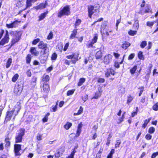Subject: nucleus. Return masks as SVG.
<instances>
[{
	"label": "nucleus",
	"mask_w": 158,
	"mask_h": 158,
	"mask_svg": "<svg viewBox=\"0 0 158 158\" xmlns=\"http://www.w3.org/2000/svg\"><path fill=\"white\" fill-rule=\"evenodd\" d=\"M21 109V103L19 102H17V104L14 106V108L10 111H8L6 113L5 120L6 121H10L13 115H14L13 119L14 120L16 116L18 115Z\"/></svg>",
	"instance_id": "nucleus-1"
},
{
	"label": "nucleus",
	"mask_w": 158,
	"mask_h": 158,
	"mask_svg": "<svg viewBox=\"0 0 158 158\" xmlns=\"http://www.w3.org/2000/svg\"><path fill=\"white\" fill-rule=\"evenodd\" d=\"M10 34L13 36L11 40V45L10 48L12 46L19 41L21 39L22 32L20 31H10Z\"/></svg>",
	"instance_id": "nucleus-2"
},
{
	"label": "nucleus",
	"mask_w": 158,
	"mask_h": 158,
	"mask_svg": "<svg viewBox=\"0 0 158 158\" xmlns=\"http://www.w3.org/2000/svg\"><path fill=\"white\" fill-rule=\"evenodd\" d=\"M71 13L70 6L67 5L61 8L57 14L58 18H60L64 16H68Z\"/></svg>",
	"instance_id": "nucleus-3"
},
{
	"label": "nucleus",
	"mask_w": 158,
	"mask_h": 158,
	"mask_svg": "<svg viewBox=\"0 0 158 158\" xmlns=\"http://www.w3.org/2000/svg\"><path fill=\"white\" fill-rule=\"evenodd\" d=\"M19 132L17 133L15 136V143L22 142L23 137L25 135V130L24 128H21L19 129Z\"/></svg>",
	"instance_id": "nucleus-4"
},
{
	"label": "nucleus",
	"mask_w": 158,
	"mask_h": 158,
	"mask_svg": "<svg viewBox=\"0 0 158 158\" xmlns=\"http://www.w3.org/2000/svg\"><path fill=\"white\" fill-rule=\"evenodd\" d=\"M98 35L97 34H94L93 39L89 40L87 42L86 46L87 48H95V47L94 46V44L97 43L98 39Z\"/></svg>",
	"instance_id": "nucleus-5"
},
{
	"label": "nucleus",
	"mask_w": 158,
	"mask_h": 158,
	"mask_svg": "<svg viewBox=\"0 0 158 158\" xmlns=\"http://www.w3.org/2000/svg\"><path fill=\"white\" fill-rule=\"evenodd\" d=\"M17 85L15 86L14 92L17 95H19L21 93L23 87V83L22 81L18 82Z\"/></svg>",
	"instance_id": "nucleus-6"
},
{
	"label": "nucleus",
	"mask_w": 158,
	"mask_h": 158,
	"mask_svg": "<svg viewBox=\"0 0 158 158\" xmlns=\"http://www.w3.org/2000/svg\"><path fill=\"white\" fill-rule=\"evenodd\" d=\"M99 8L98 7L95 6H94L92 5L88 6L87 8L88 17L91 19L94 12L97 11H99Z\"/></svg>",
	"instance_id": "nucleus-7"
},
{
	"label": "nucleus",
	"mask_w": 158,
	"mask_h": 158,
	"mask_svg": "<svg viewBox=\"0 0 158 158\" xmlns=\"http://www.w3.org/2000/svg\"><path fill=\"white\" fill-rule=\"evenodd\" d=\"M22 145L18 143H15L14 145V152L15 156H20L22 153L20 151L22 150Z\"/></svg>",
	"instance_id": "nucleus-8"
},
{
	"label": "nucleus",
	"mask_w": 158,
	"mask_h": 158,
	"mask_svg": "<svg viewBox=\"0 0 158 158\" xmlns=\"http://www.w3.org/2000/svg\"><path fill=\"white\" fill-rule=\"evenodd\" d=\"M10 39L8 31L7 30H6L4 36L0 41V46H3L5 44L8 43Z\"/></svg>",
	"instance_id": "nucleus-9"
},
{
	"label": "nucleus",
	"mask_w": 158,
	"mask_h": 158,
	"mask_svg": "<svg viewBox=\"0 0 158 158\" xmlns=\"http://www.w3.org/2000/svg\"><path fill=\"white\" fill-rule=\"evenodd\" d=\"M78 57L79 54H77L76 55L75 53H73L71 55H68L66 56V58L68 59L72 60L73 59L71 60L70 61L72 63L74 64L78 60Z\"/></svg>",
	"instance_id": "nucleus-10"
},
{
	"label": "nucleus",
	"mask_w": 158,
	"mask_h": 158,
	"mask_svg": "<svg viewBox=\"0 0 158 158\" xmlns=\"http://www.w3.org/2000/svg\"><path fill=\"white\" fill-rule=\"evenodd\" d=\"M21 22L20 20H15L10 23H6V27L8 29L16 28L18 27V23Z\"/></svg>",
	"instance_id": "nucleus-11"
},
{
	"label": "nucleus",
	"mask_w": 158,
	"mask_h": 158,
	"mask_svg": "<svg viewBox=\"0 0 158 158\" xmlns=\"http://www.w3.org/2000/svg\"><path fill=\"white\" fill-rule=\"evenodd\" d=\"M116 72L111 68H107L105 71V76L106 77L108 78L110 76V74L112 76H114Z\"/></svg>",
	"instance_id": "nucleus-12"
},
{
	"label": "nucleus",
	"mask_w": 158,
	"mask_h": 158,
	"mask_svg": "<svg viewBox=\"0 0 158 158\" xmlns=\"http://www.w3.org/2000/svg\"><path fill=\"white\" fill-rule=\"evenodd\" d=\"M140 12L142 15L145 13H152V10L149 5H147L144 9H142L140 10Z\"/></svg>",
	"instance_id": "nucleus-13"
},
{
	"label": "nucleus",
	"mask_w": 158,
	"mask_h": 158,
	"mask_svg": "<svg viewBox=\"0 0 158 158\" xmlns=\"http://www.w3.org/2000/svg\"><path fill=\"white\" fill-rule=\"evenodd\" d=\"M112 56L110 54H108L104 57L103 62L106 64H109L112 61Z\"/></svg>",
	"instance_id": "nucleus-14"
},
{
	"label": "nucleus",
	"mask_w": 158,
	"mask_h": 158,
	"mask_svg": "<svg viewBox=\"0 0 158 158\" xmlns=\"http://www.w3.org/2000/svg\"><path fill=\"white\" fill-rule=\"evenodd\" d=\"M42 87L44 93L46 94H48L49 93L50 90V88L48 83H43Z\"/></svg>",
	"instance_id": "nucleus-15"
},
{
	"label": "nucleus",
	"mask_w": 158,
	"mask_h": 158,
	"mask_svg": "<svg viewBox=\"0 0 158 158\" xmlns=\"http://www.w3.org/2000/svg\"><path fill=\"white\" fill-rule=\"evenodd\" d=\"M10 139L11 138H9L8 136L5 138L4 139L5 143V147L7 149L10 148L11 145Z\"/></svg>",
	"instance_id": "nucleus-16"
},
{
	"label": "nucleus",
	"mask_w": 158,
	"mask_h": 158,
	"mask_svg": "<svg viewBox=\"0 0 158 158\" xmlns=\"http://www.w3.org/2000/svg\"><path fill=\"white\" fill-rule=\"evenodd\" d=\"M41 81L43 83H48L50 80V77L49 75L44 74L41 78Z\"/></svg>",
	"instance_id": "nucleus-17"
},
{
	"label": "nucleus",
	"mask_w": 158,
	"mask_h": 158,
	"mask_svg": "<svg viewBox=\"0 0 158 158\" xmlns=\"http://www.w3.org/2000/svg\"><path fill=\"white\" fill-rule=\"evenodd\" d=\"M30 52L31 55L35 56H38L39 53V52L36 50V48L34 47H31L30 48Z\"/></svg>",
	"instance_id": "nucleus-18"
},
{
	"label": "nucleus",
	"mask_w": 158,
	"mask_h": 158,
	"mask_svg": "<svg viewBox=\"0 0 158 158\" xmlns=\"http://www.w3.org/2000/svg\"><path fill=\"white\" fill-rule=\"evenodd\" d=\"M38 47L40 49H48V47H47V44L44 43L43 41H41L40 42L38 45Z\"/></svg>",
	"instance_id": "nucleus-19"
},
{
	"label": "nucleus",
	"mask_w": 158,
	"mask_h": 158,
	"mask_svg": "<svg viewBox=\"0 0 158 158\" xmlns=\"http://www.w3.org/2000/svg\"><path fill=\"white\" fill-rule=\"evenodd\" d=\"M48 57L47 56L41 54L39 57V60L41 64H44L46 62Z\"/></svg>",
	"instance_id": "nucleus-20"
},
{
	"label": "nucleus",
	"mask_w": 158,
	"mask_h": 158,
	"mask_svg": "<svg viewBox=\"0 0 158 158\" xmlns=\"http://www.w3.org/2000/svg\"><path fill=\"white\" fill-rule=\"evenodd\" d=\"M48 5V3L47 1H46L44 3H40L39 5L36 6V8L38 9H42L44 8H45L46 6Z\"/></svg>",
	"instance_id": "nucleus-21"
},
{
	"label": "nucleus",
	"mask_w": 158,
	"mask_h": 158,
	"mask_svg": "<svg viewBox=\"0 0 158 158\" xmlns=\"http://www.w3.org/2000/svg\"><path fill=\"white\" fill-rule=\"evenodd\" d=\"M78 29L77 28H75L72 31V33L69 36V39H73L76 37V36L77 34V31Z\"/></svg>",
	"instance_id": "nucleus-22"
},
{
	"label": "nucleus",
	"mask_w": 158,
	"mask_h": 158,
	"mask_svg": "<svg viewBox=\"0 0 158 158\" xmlns=\"http://www.w3.org/2000/svg\"><path fill=\"white\" fill-rule=\"evenodd\" d=\"M131 45V44L128 42L125 41L121 45V48L124 50H126Z\"/></svg>",
	"instance_id": "nucleus-23"
},
{
	"label": "nucleus",
	"mask_w": 158,
	"mask_h": 158,
	"mask_svg": "<svg viewBox=\"0 0 158 158\" xmlns=\"http://www.w3.org/2000/svg\"><path fill=\"white\" fill-rule=\"evenodd\" d=\"M95 58L97 60H99L102 58V53L100 50L96 52L95 54Z\"/></svg>",
	"instance_id": "nucleus-24"
},
{
	"label": "nucleus",
	"mask_w": 158,
	"mask_h": 158,
	"mask_svg": "<svg viewBox=\"0 0 158 158\" xmlns=\"http://www.w3.org/2000/svg\"><path fill=\"white\" fill-rule=\"evenodd\" d=\"M48 13V10L44 12L41 13L39 16L38 20L39 21L43 20L47 16Z\"/></svg>",
	"instance_id": "nucleus-25"
},
{
	"label": "nucleus",
	"mask_w": 158,
	"mask_h": 158,
	"mask_svg": "<svg viewBox=\"0 0 158 158\" xmlns=\"http://www.w3.org/2000/svg\"><path fill=\"white\" fill-rule=\"evenodd\" d=\"M38 0H26V8H28V7H31L32 6V2H35Z\"/></svg>",
	"instance_id": "nucleus-26"
},
{
	"label": "nucleus",
	"mask_w": 158,
	"mask_h": 158,
	"mask_svg": "<svg viewBox=\"0 0 158 158\" xmlns=\"http://www.w3.org/2000/svg\"><path fill=\"white\" fill-rule=\"evenodd\" d=\"M59 101L57 100L56 102V104L55 106H52L51 108L50 111L52 112H55L57 110V105Z\"/></svg>",
	"instance_id": "nucleus-27"
},
{
	"label": "nucleus",
	"mask_w": 158,
	"mask_h": 158,
	"mask_svg": "<svg viewBox=\"0 0 158 158\" xmlns=\"http://www.w3.org/2000/svg\"><path fill=\"white\" fill-rule=\"evenodd\" d=\"M59 149L61 150V153L60 152V151H58L56 153H55L54 156L56 158H59L64 152V150H62V148H60Z\"/></svg>",
	"instance_id": "nucleus-28"
},
{
	"label": "nucleus",
	"mask_w": 158,
	"mask_h": 158,
	"mask_svg": "<svg viewBox=\"0 0 158 158\" xmlns=\"http://www.w3.org/2000/svg\"><path fill=\"white\" fill-rule=\"evenodd\" d=\"M72 123L69 122H67L64 125V127L66 130H69L72 126Z\"/></svg>",
	"instance_id": "nucleus-29"
},
{
	"label": "nucleus",
	"mask_w": 158,
	"mask_h": 158,
	"mask_svg": "<svg viewBox=\"0 0 158 158\" xmlns=\"http://www.w3.org/2000/svg\"><path fill=\"white\" fill-rule=\"evenodd\" d=\"M81 20L79 18H77L74 24V28H77V27L79 26L81 23Z\"/></svg>",
	"instance_id": "nucleus-30"
},
{
	"label": "nucleus",
	"mask_w": 158,
	"mask_h": 158,
	"mask_svg": "<svg viewBox=\"0 0 158 158\" xmlns=\"http://www.w3.org/2000/svg\"><path fill=\"white\" fill-rule=\"evenodd\" d=\"M138 57L140 60H144V57L143 54V52L141 51H139L137 55Z\"/></svg>",
	"instance_id": "nucleus-31"
},
{
	"label": "nucleus",
	"mask_w": 158,
	"mask_h": 158,
	"mask_svg": "<svg viewBox=\"0 0 158 158\" xmlns=\"http://www.w3.org/2000/svg\"><path fill=\"white\" fill-rule=\"evenodd\" d=\"M134 23L133 25V27L136 30H138L139 28V21L136 19L134 20Z\"/></svg>",
	"instance_id": "nucleus-32"
},
{
	"label": "nucleus",
	"mask_w": 158,
	"mask_h": 158,
	"mask_svg": "<svg viewBox=\"0 0 158 158\" xmlns=\"http://www.w3.org/2000/svg\"><path fill=\"white\" fill-rule=\"evenodd\" d=\"M151 119V118H149L148 119H146L144 120V123L142 124V127L143 128H145L148 123L150 121Z\"/></svg>",
	"instance_id": "nucleus-33"
},
{
	"label": "nucleus",
	"mask_w": 158,
	"mask_h": 158,
	"mask_svg": "<svg viewBox=\"0 0 158 158\" xmlns=\"http://www.w3.org/2000/svg\"><path fill=\"white\" fill-rule=\"evenodd\" d=\"M26 63L27 64H30L31 59V54H28L27 55L26 57Z\"/></svg>",
	"instance_id": "nucleus-34"
},
{
	"label": "nucleus",
	"mask_w": 158,
	"mask_h": 158,
	"mask_svg": "<svg viewBox=\"0 0 158 158\" xmlns=\"http://www.w3.org/2000/svg\"><path fill=\"white\" fill-rule=\"evenodd\" d=\"M134 97L132 96L131 94L128 95L127 97V103L129 104H130L133 100Z\"/></svg>",
	"instance_id": "nucleus-35"
},
{
	"label": "nucleus",
	"mask_w": 158,
	"mask_h": 158,
	"mask_svg": "<svg viewBox=\"0 0 158 158\" xmlns=\"http://www.w3.org/2000/svg\"><path fill=\"white\" fill-rule=\"evenodd\" d=\"M83 109L81 106H80L79 108V110H78L77 112L76 113H75L73 114V115H78L83 113Z\"/></svg>",
	"instance_id": "nucleus-36"
},
{
	"label": "nucleus",
	"mask_w": 158,
	"mask_h": 158,
	"mask_svg": "<svg viewBox=\"0 0 158 158\" xmlns=\"http://www.w3.org/2000/svg\"><path fill=\"white\" fill-rule=\"evenodd\" d=\"M137 69V66L136 65H135L132 68H131L130 70V73L131 74H134Z\"/></svg>",
	"instance_id": "nucleus-37"
},
{
	"label": "nucleus",
	"mask_w": 158,
	"mask_h": 158,
	"mask_svg": "<svg viewBox=\"0 0 158 158\" xmlns=\"http://www.w3.org/2000/svg\"><path fill=\"white\" fill-rule=\"evenodd\" d=\"M128 33L129 35L133 36L137 34V31L136 30H130L128 31Z\"/></svg>",
	"instance_id": "nucleus-38"
},
{
	"label": "nucleus",
	"mask_w": 158,
	"mask_h": 158,
	"mask_svg": "<svg viewBox=\"0 0 158 158\" xmlns=\"http://www.w3.org/2000/svg\"><path fill=\"white\" fill-rule=\"evenodd\" d=\"M85 81V79L84 78H80L77 83V86H80L82 85L83 83Z\"/></svg>",
	"instance_id": "nucleus-39"
},
{
	"label": "nucleus",
	"mask_w": 158,
	"mask_h": 158,
	"mask_svg": "<svg viewBox=\"0 0 158 158\" xmlns=\"http://www.w3.org/2000/svg\"><path fill=\"white\" fill-rule=\"evenodd\" d=\"M12 63V59L11 58H9L8 59L6 64V68H9L11 64Z\"/></svg>",
	"instance_id": "nucleus-40"
},
{
	"label": "nucleus",
	"mask_w": 158,
	"mask_h": 158,
	"mask_svg": "<svg viewBox=\"0 0 158 158\" xmlns=\"http://www.w3.org/2000/svg\"><path fill=\"white\" fill-rule=\"evenodd\" d=\"M57 57V55L56 52H54L52 54L51 59L52 61H55Z\"/></svg>",
	"instance_id": "nucleus-41"
},
{
	"label": "nucleus",
	"mask_w": 158,
	"mask_h": 158,
	"mask_svg": "<svg viewBox=\"0 0 158 158\" xmlns=\"http://www.w3.org/2000/svg\"><path fill=\"white\" fill-rule=\"evenodd\" d=\"M115 152V150L114 149H112L110 153L107 155V158H112L113 155Z\"/></svg>",
	"instance_id": "nucleus-42"
},
{
	"label": "nucleus",
	"mask_w": 158,
	"mask_h": 158,
	"mask_svg": "<svg viewBox=\"0 0 158 158\" xmlns=\"http://www.w3.org/2000/svg\"><path fill=\"white\" fill-rule=\"evenodd\" d=\"M50 115V113L49 112L47 113L45 115V116L42 118V121L43 123H45L48 121V116Z\"/></svg>",
	"instance_id": "nucleus-43"
},
{
	"label": "nucleus",
	"mask_w": 158,
	"mask_h": 158,
	"mask_svg": "<svg viewBox=\"0 0 158 158\" xmlns=\"http://www.w3.org/2000/svg\"><path fill=\"white\" fill-rule=\"evenodd\" d=\"M19 75L18 73H16L12 78V81L13 82H15L18 80L19 77Z\"/></svg>",
	"instance_id": "nucleus-44"
},
{
	"label": "nucleus",
	"mask_w": 158,
	"mask_h": 158,
	"mask_svg": "<svg viewBox=\"0 0 158 158\" xmlns=\"http://www.w3.org/2000/svg\"><path fill=\"white\" fill-rule=\"evenodd\" d=\"M138 107H136V109L135 110V111H133L131 114V117H133L135 116L137 114L138 112Z\"/></svg>",
	"instance_id": "nucleus-45"
},
{
	"label": "nucleus",
	"mask_w": 158,
	"mask_h": 158,
	"mask_svg": "<svg viewBox=\"0 0 158 158\" xmlns=\"http://www.w3.org/2000/svg\"><path fill=\"white\" fill-rule=\"evenodd\" d=\"M138 89H139L140 91L138 94L139 96H140L142 94L143 91H144V87L143 86L139 87L138 88Z\"/></svg>",
	"instance_id": "nucleus-46"
},
{
	"label": "nucleus",
	"mask_w": 158,
	"mask_h": 158,
	"mask_svg": "<svg viewBox=\"0 0 158 158\" xmlns=\"http://www.w3.org/2000/svg\"><path fill=\"white\" fill-rule=\"evenodd\" d=\"M147 45V42L145 40L143 41L140 44V47L142 48H143Z\"/></svg>",
	"instance_id": "nucleus-47"
},
{
	"label": "nucleus",
	"mask_w": 158,
	"mask_h": 158,
	"mask_svg": "<svg viewBox=\"0 0 158 158\" xmlns=\"http://www.w3.org/2000/svg\"><path fill=\"white\" fill-rule=\"evenodd\" d=\"M75 91V89H72L68 90L66 93L67 95L69 96L73 95L74 94Z\"/></svg>",
	"instance_id": "nucleus-48"
},
{
	"label": "nucleus",
	"mask_w": 158,
	"mask_h": 158,
	"mask_svg": "<svg viewBox=\"0 0 158 158\" xmlns=\"http://www.w3.org/2000/svg\"><path fill=\"white\" fill-rule=\"evenodd\" d=\"M102 94L98 92H96L95 93L94 96L92 98V99H98L99 97H100Z\"/></svg>",
	"instance_id": "nucleus-49"
},
{
	"label": "nucleus",
	"mask_w": 158,
	"mask_h": 158,
	"mask_svg": "<svg viewBox=\"0 0 158 158\" xmlns=\"http://www.w3.org/2000/svg\"><path fill=\"white\" fill-rule=\"evenodd\" d=\"M152 109L154 111H157L158 110V102H156L154 104L152 107Z\"/></svg>",
	"instance_id": "nucleus-50"
},
{
	"label": "nucleus",
	"mask_w": 158,
	"mask_h": 158,
	"mask_svg": "<svg viewBox=\"0 0 158 158\" xmlns=\"http://www.w3.org/2000/svg\"><path fill=\"white\" fill-rule=\"evenodd\" d=\"M155 128L153 127H150L148 130V132L150 134H152L155 131Z\"/></svg>",
	"instance_id": "nucleus-51"
},
{
	"label": "nucleus",
	"mask_w": 158,
	"mask_h": 158,
	"mask_svg": "<svg viewBox=\"0 0 158 158\" xmlns=\"http://www.w3.org/2000/svg\"><path fill=\"white\" fill-rule=\"evenodd\" d=\"M36 139L37 140L40 141L42 139V134L38 133L36 136Z\"/></svg>",
	"instance_id": "nucleus-52"
},
{
	"label": "nucleus",
	"mask_w": 158,
	"mask_h": 158,
	"mask_svg": "<svg viewBox=\"0 0 158 158\" xmlns=\"http://www.w3.org/2000/svg\"><path fill=\"white\" fill-rule=\"evenodd\" d=\"M53 37V34L52 31H50L47 37V39L48 40L52 39Z\"/></svg>",
	"instance_id": "nucleus-53"
},
{
	"label": "nucleus",
	"mask_w": 158,
	"mask_h": 158,
	"mask_svg": "<svg viewBox=\"0 0 158 158\" xmlns=\"http://www.w3.org/2000/svg\"><path fill=\"white\" fill-rule=\"evenodd\" d=\"M49 48L48 49H43V54L41 55H44V56H48L49 55Z\"/></svg>",
	"instance_id": "nucleus-54"
},
{
	"label": "nucleus",
	"mask_w": 158,
	"mask_h": 158,
	"mask_svg": "<svg viewBox=\"0 0 158 158\" xmlns=\"http://www.w3.org/2000/svg\"><path fill=\"white\" fill-rule=\"evenodd\" d=\"M152 67V64H151V65L149 67L148 69L147 70V75L148 76H149L151 74Z\"/></svg>",
	"instance_id": "nucleus-55"
},
{
	"label": "nucleus",
	"mask_w": 158,
	"mask_h": 158,
	"mask_svg": "<svg viewBox=\"0 0 158 158\" xmlns=\"http://www.w3.org/2000/svg\"><path fill=\"white\" fill-rule=\"evenodd\" d=\"M135 53H131L128 56V60H132L135 56Z\"/></svg>",
	"instance_id": "nucleus-56"
},
{
	"label": "nucleus",
	"mask_w": 158,
	"mask_h": 158,
	"mask_svg": "<svg viewBox=\"0 0 158 158\" xmlns=\"http://www.w3.org/2000/svg\"><path fill=\"white\" fill-rule=\"evenodd\" d=\"M97 82L99 83H103L105 82V79L104 78L99 77L98 78Z\"/></svg>",
	"instance_id": "nucleus-57"
},
{
	"label": "nucleus",
	"mask_w": 158,
	"mask_h": 158,
	"mask_svg": "<svg viewBox=\"0 0 158 158\" xmlns=\"http://www.w3.org/2000/svg\"><path fill=\"white\" fill-rule=\"evenodd\" d=\"M154 21L152 22L148 21L146 23V25L148 26L152 27L154 24Z\"/></svg>",
	"instance_id": "nucleus-58"
},
{
	"label": "nucleus",
	"mask_w": 158,
	"mask_h": 158,
	"mask_svg": "<svg viewBox=\"0 0 158 158\" xmlns=\"http://www.w3.org/2000/svg\"><path fill=\"white\" fill-rule=\"evenodd\" d=\"M40 42V39L39 38H37L33 40L32 42V44L34 45H35L38 42Z\"/></svg>",
	"instance_id": "nucleus-59"
},
{
	"label": "nucleus",
	"mask_w": 158,
	"mask_h": 158,
	"mask_svg": "<svg viewBox=\"0 0 158 158\" xmlns=\"http://www.w3.org/2000/svg\"><path fill=\"white\" fill-rule=\"evenodd\" d=\"M121 143V142L120 140H117L116 142V143H115V148H119Z\"/></svg>",
	"instance_id": "nucleus-60"
},
{
	"label": "nucleus",
	"mask_w": 158,
	"mask_h": 158,
	"mask_svg": "<svg viewBox=\"0 0 158 158\" xmlns=\"http://www.w3.org/2000/svg\"><path fill=\"white\" fill-rule=\"evenodd\" d=\"M103 20V18L102 17H101L98 19L97 20L94 21L92 24L91 25L93 26L97 22H99L102 21Z\"/></svg>",
	"instance_id": "nucleus-61"
},
{
	"label": "nucleus",
	"mask_w": 158,
	"mask_h": 158,
	"mask_svg": "<svg viewBox=\"0 0 158 158\" xmlns=\"http://www.w3.org/2000/svg\"><path fill=\"white\" fill-rule=\"evenodd\" d=\"M81 131H82L81 130H78V129H77V131H76V134L75 137H79L80 136V135L81 133Z\"/></svg>",
	"instance_id": "nucleus-62"
},
{
	"label": "nucleus",
	"mask_w": 158,
	"mask_h": 158,
	"mask_svg": "<svg viewBox=\"0 0 158 158\" xmlns=\"http://www.w3.org/2000/svg\"><path fill=\"white\" fill-rule=\"evenodd\" d=\"M145 139L147 140H150L152 138V135L150 134H147L145 136Z\"/></svg>",
	"instance_id": "nucleus-63"
},
{
	"label": "nucleus",
	"mask_w": 158,
	"mask_h": 158,
	"mask_svg": "<svg viewBox=\"0 0 158 158\" xmlns=\"http://www.w3.org/2000/svg\"><path fill=\"white\" fill-rule=\"evenodd\" d=\"M158 156V151L153 152L151 156V158H156Z\"/></svg>",
	"instance_id": "nucleus-64"
}]
</instances>
